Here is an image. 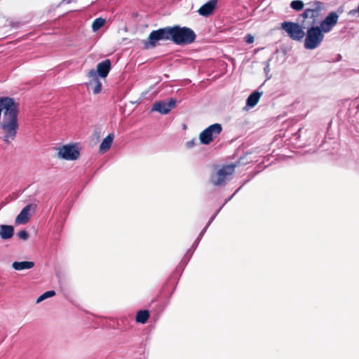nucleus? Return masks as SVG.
<instances>
[{
  "label": "nucleus",
  "instance_id": "f257e3e1",
  "mask_svg": "<svg viewBox=\"0 0 359 359\" xmlns=\"http://www.w3.org/2000/svg\"><path fill=\"white\" fill-rule=\"evenodd\" d=\"M19 104L9 97H0V134L5 143L9 144L16 137L19 128L18 116Z\"/></svg>",
  "mask_w": 359,
  "mask_h": 359
},
{
  "label": "nucleus",
  "instance_id": "f03ea898",
  "mask_svg": "<svg viewBox=\"0 0 359 359\" xmlns=\"http://www.w3.org/2000/svg\"><path fill=\"white\" fill-rule=\"evenodd\" d=\"M196 37L195 32L189 27L172 26V42L177 45L190 44L195 41Z\"/></svg>",
  "mask_w": 359,
  "mask_h": 359
},
{
  "label": "nucleus",
  "instance_id": "7ed1b4c3",
  "mask_svg": "<svg viewBox=\"0 0 359 359\" xmlns=\"http://www.w3.org/2000/svg\"><path fill=\"white\" fill-rule=\"evenodd\" d=\"M304 46L306 49L313 50L318 48L324 39V32L318 26L312 25L305 33Z\"/></svg>",
  "mask_w": 359,
  "mask_h": 359
},
{
  "label": "nucleus",
  "instance_id": "20e7f679",
  "mask_svg": "<svg viewBox=\"0 0 359 359\" xmlns=\"http://www.w3.org/2000/svg\"><path fill=\"white\" fill-rule=\"evenodd\" d=\"M160 40L172 41V27H165L152 31L149 34L147 41L144 43V48L147 49L154 48Z\"/></svg>",
  "mask_w": 359,
  "mask_h": 359
},
{
  "label": "nucleus",
  "instance_id": "39448f33",
  "mask_svg": "<svg viewBox=\"0 0 359 359\" xmlns=\"http://www.w3.org/2000/svg\"><path fill=\"white\" fill-rule=\"evenodd\" d=\"M235 171L234 165H223L215 173L210 176V182L215 186H222L226 184L229 177L233 175Z\"/></svg>",
  "mask_w": 359,
  "mask_h": 359
},
{
  "label": "nucleus",
  "instance_id": "423d86ee",
  "mask_svg": "<svg viewBox=\"0 0 359 359\" xmlns=\"http://www.w3.org/2000/svg\"><path fill=\"white\" fill-rule=\"evenodd\" d=\"M281 28L294 41H300L305 36L303 27L297 22L285 21L281 23Z\"/></svg>",
  "mask_w": 359,
  "mask_h": 359
},
{
  "label": "nucleus",
  "instance_id": "0eeeda50",
  "mask_svg": "<svg viewBox=\"0 0 359 359\" xmlns=\"http://www.w3.org/2000/svg\"><path fill=\"white\" fill-rule=\"evenodd\" d=\"M309 8H306L302 14L304 18L313 20L312 24H316L321 18V12L323 9V3L319 1H314L308 4Z\"/></svg>",
  "mask_w": 359,
  "mask_h": 359
},
{
  "label": "nucleus",
  "instance_id": "6e6552de",
  "mask_svg": "<svg viewBox=\"0 0 359 359\" xmlns=\"http://www.w3.org/2000/svg\"><path fill=\"white\" fill-rule=\"evenodd\" d=\"M222 130V126L219 123L210 125L199 135V139L202 144H209Z\"/></svg>",
  "mask_w": 359,
  "mask_h": 359
},
{
  "label": "nucleus",
  "instance_id": "1a4fd4ad",
  "mask_svg": "<svg viewBox=\"0 0 359 359\" xmlns=\"http://www.w3.org/2000/svg\"><path fill=\"white\" fill-rule=\"evenodd\" d=\"M57 156L65 160H76L80 156V152L75 145H64L58 149Z\"/></svg>",
  "mask_w": 359,
  "mask_h": 359
},
{
  "label": "nucleus",
  "instance_id": "9d476101",
  "mask_svg": "<svg viewBox=\"0 0 359 359\" xmlns=\"http://www.w3.org/2000/svg\"><path fill=\"white\" fill-rule=\"evenodd\" d=\"M36 205L30 203L22 208L20 214L16 217L15 222L17 224H25L30 219L31 212L33 213L36 211Z\"/></svg>",
  "mask_w": 359,
  "mask_h": 359
},
{
  "label": "nucleus",
  "instance_id": "9b49d317",
  "mask_svg": "<svg viewBox=\"0 0 359 359\" xmlns=\"http://www.w3.org/2000/svg\"><path fill=\"white\" fill-rule=\"evenodd\" d=\"M338 19L339 15L335 12H331L320 22L318 27H320L324 33H327L337 25Z\"/></svg>",
  "mask_w": 359,
  "mask_h": 359
},
{
  "label": "nucleus",
  "instance_id": "f8f14e48",
  "mask_svg": "<svg viewBox=\"0 0 359 359\" xmlns=\"http://www.w3.org/2000/svg\"><path fill=\"white\" fill-rule=\"evenodd\" d=\"M87 76L91 79L88 83H86L87 88H92L93 93L95 95L100 93L102 90V83L99 80L95 70L94 69H90L88 72Z\"/></svg>",
  "mask_w": 359,
  "mask_h": 359
},
{
  "label": "nucleus",
  "instance_id": "ddd939ff",
  "mask_svg": "<svg viewBox=\"0 0 359 359\" xmlns=\"http://www.w3.org/2000/svg\"><path fill=\"white\" fill-rule=\"evenodd\" d=\"M175 100L170 99L168 102L159 101L154 104L152 110L158 111L162 114H167L175 107Z\"/></svg>",
  "mask_w": 359,
  "mask_h": 359
},
{
  "label": "nucleus",
  "instance_id": "4468645a",
  "mask_svg": "<svg viewBox=\"0 0 359 359\" xmlns=\"http://www.w3.org/2000/svg\"><path fill=\"white\" fill-rule=\"evenodd\" d=\"M111 63L109 59H106L97 65L96 74L97 76L106 78L111 69Z\"/></svg>",
  "mask_w": 359,
  "mask_h": 359
},
{
  "label": "nucleus",
  "instance_id": "2eb2a0df",
  "mask_svg": "<svg viewBox=\"0 0 359 359\" xmlns=\"http://www.w3.org/2000/svg\"><path fill=\"white\" fill-rule=\"evenodd\" d=\"M217 4V0H210L203 5L198 11L202 16H208L213 12Z\"/></svg>",
  "mask_w": 359,
  "mask_h": 359
},
{
  "label": "nucleus",
  "instance_id": "dca6fc26",
  "mask_svg": "<svg viewBox=\"0 0 359 359\" xmlns=\"http://www.w3.org/2000/svg\"><path fill=\"white\" fill-rule=\"evenodd\" d=\"M14 235V227L11 225H0V238L4 240L11 238Z\"/></svg>",
  "mask_w": 359,
  "mask_h": 359
},
{
  "label": "nucleus",
  "instance_id": "f3484780",
  "mask_svg": "<svg viewBox=\"0 0 359 359\" xmlns=\"http://www.w3.org/2000/svg\"><path fill=\"white\" fill-rule=\"evenodd\" d=\"M12 266L16 271L30 269L34 266V262L31 261L14 262Z\"/></svg>",
  "mask_w": 359,
  "mask_h": 359
},
{
  "label": "nucleus",
  "instance_id": "a211bd4d",
  "mask_svg": "<svg viewBox=\"0 0 359 359\" xmlns=\"http://www.w3.org/2000/svg\"><path fill=\"white\" fill-rule=\"evenodd\" d=\"M114 140V135L112 133L109 134L104 140L100 145V151L101 152H105L108 151L112 144Z\"/></svg>",
  "mask_w": 359,
  "mask_h": 359
},
{
  "label": "nucleus",
  "instance_id": "6ab92c4d",
  "mask_svg": "<svg viewBox=\"0 0 359 359\" xmlns=\"http://www.w3.org/2000/svg\"><path fill=\"white\" fill-rule=\"evenodd\" d=\"M262 93L254 91L247 99V105L250 107H255L259 102Z\"/></svg>",
  "mask_w": 359,
  "mask_h": 359
},
{
  "label": "nucleus",
  "instance_id": "aec40b11",
  "mask_svg": "<svg viewBox=\"0 0 359 359\" xmlns=\"http://www.w3.org/2000/svg\"><path fill=\"white\" fill-rule=\"evenodd\" d=\"M149 316H150V313H149V311L140 310V311H138L136 314L135 320L137 323L144 324L148 320Z\"/></svg>",
  "mask_w": 359,
  "mask_h": 359
},
{
  "label": "nucleus",
  "instance_id": "412c9836",
  "mask_svg": "<svg viewBox=\"0 0 359 359\" xmlns=\"http://www.w3.org/2000/svg\"><path fill=\"white\" fill-rule=\"evenodd\" d=\"M106 20L104 18H96L92 23V29L94 32L98 31L102 27L104 26Z\"/></svg>",
  "mask_w": 359,
  "mask_h": 359
},
{
  "label": "nucleus",
  "instance_id": "4be33fe9",
  "mask_svg": "<svg viewBox=\"0 0 359 359\" xmlns=\"http://www.w3.org/2000/svg\"><path fill=\"white\" fill-rule=\"evenodd\" d=\"M304 4L301 0H294L290 3V6L295 11H301L304 8Z\"/></svg>",
  "mask_w": 359,
  "mask_h": 359
},
{
  "label": "nucleus",
  "instance_id": "5701e85b",
  "mask_svg": "<svg viewBox=\"0 0 359 359\" xmlns=\"http://www.w3.org/2000/svg\"><path fill=\"white\" fill-rule=\"evenodd\" d=\"M55 294V292L54 290L47 291L39 297V298L36 300V302L39 303L48 297H53Z\"/></svg>",
  "mask_w": 359,
  "mask_h": 359
},
{
  "label": "nucleus",
  "instance_id": "b1692460",
  "mask_svg": "<svg viewBox=\"0 0 359 359\" xmlns=\"http://www.w3.org/2000/svg\"><path fill=\"white\" fill-rule=\"evenodd\" d=\"M17 235L20 239L23 241H26L29 238V233L26 230L20 231Z\"/></svg>",
  "mask_w": 359,
  "mask_h": 359
},
{
  "label": "nucleus",
  "instance_id": "393cba45",
  "mask_svg": "<svg viewBox=\"0 0 359 359\" xmlns=\"http://www.w3.org/2000/svg\"><path fill=\"white\" fill-rule=\"evenodd\" d=\"M245 41L248 43H253L254 41V37L250 35V34H248L245 37Z\"/></svg>",
  "mask_w": 359,
  "mask_h": 359
},
{
  "label": "nucleus",
  "instance_id": "a878e982",
  "mask_svg": "<svg viewBox=\"0 0 359 359\" xmlns=\"http://www.w3.org/2000/svg\"><path fill=\"white\" fill-rule=\"evenodd\" d=\"M195 142L194 140L189 141L187 142V147L188 148H191L194 145Z\"/></svg>",
  "mask_w": 359,
  "mask_h": 359
},
{
  "label": "nucleus",
  "instance_id": "bb28decb",
  "mask_svg": "<svg viewBox=\"0 0 359 359\" xmlns=\"http://www.w3.org/2000/svg\"><path fill=\"white\" fill-rule=\"evenodd\" d=\"M215 215L212 216L211 218H210V220L209 221V224L213 220V219L215 218Z\"/></svg>",
  "mask_w": 359,
  "mask_h": 359
}]
</instances>
